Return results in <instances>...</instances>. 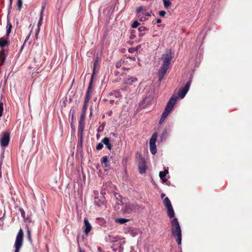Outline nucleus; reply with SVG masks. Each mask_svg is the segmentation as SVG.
Masks as SVG:
<instances>
[{
    "label": "nucleus",
    "instance_id": "58836bf2",
    "mask_svg": "<svg viewBox=\"0 0 252 252\" xmlns=\"http://www.w3.org/2000/svg\"><path fill=\"white\" fill-rule=\"evenodd\" d=\"M95 203L98 206H100L102 204H103L102 202H100V200L96 198H95Z\"/></svg>",
    "mask_w": 252,
    "mask_h": 252
},
{
    "label": "nucleus",
    "instance_id": "a211bd4d",
    "mask_svg": "<svg viewBox=\"0 0 252 252\" xmlns=\"http://www.w3.org/2000/svg\"><path fill=\"white\" fill-rule=\"evenodd\" d=\"M6 58V54L4 53V50L1 49L0 51V65H2L4 63Z\"/></svg>",
    "mask_w": 252,
    "mask_h": 252
},
{
    "label": "nucleus",
    "instance_id": "c03bdc74",
    "mask_svg": "<svg viewBox=\"0 0 252 252\" xmlns=\"http://www.w3.org/2000/svg\"><path fill=\"white\" fill-rule=\"evenodd\" d=\"M19 210L20 211V213H21V216L22 217V218L25 219V212L24 210L22 208H20Z\"/></svg>",
    "mask_w": 252,
    "mask_h": 252
},
{
    "label": "nucleus",
    "instance_id": "5701e85b",
    "mask_svg": "<svg viewBox=\"0 0 252 252\" xmlns=\"http://www.w3.org/2000/svg\"><path fill=\"white\" fill-rule=\"evenodd\" d=\"M157 137H158V134L157 133H154L150 140V145H156V140H157Z\"/></svg>",
    "mask_w": 252,
    "mask_h": 252
},
{
    "label": "nucleus",
    "instance_id": "423d86ee",
    "mask_svg": "<svg viewBox=\"0 0 252 252\" xmlns=\"http://www.w3.org/2000/svg\"><path fill=\"white\" fill-rule=\"evenodd\" d=\"M137 78L131 76H128L124 79L123 85L124 90H126L127 87L132 85L134 83L137 81Z\"/></svg>",
    "mask_w": 252,
    "mask_h": 252
},
{
    "label": "nucleus",
    "instance_id": "4d7b16f0",
    "mask_svg": "<svg viewBox=\"0 0 252 252\" xmlns=\"http://www.w3.org/2000/svg\"><path fill=\"white\" fill-rule=\"evenodd\" d=\"M164 196H165V195L164 194H162L161 195V196L162 198H163Z\"/></svg>",
    "mask_w": 252,
    "mask_h": 252
},
{
    "label": "nucleus",
    "instance_id": "603ef678",
    "mask_svg": "<svg viewBox=\"0 0 252 252\" xmlns=\"http://www.w3.org/2000/svg\"><path fill=\"white\" fill-rule=\"evenodd\" d=\"M165 120V118L161 117L159 121V124H162L164 121Z\"/></svg>",
    "mask_w": 252,
    "mask_h": 252
},
{
    "label": "nucleus",
    "instance_id": "49530a36",
    "mask_svg": "<svg viewBox=\"0 0 252 252\" xmlns=\"http://www.w3.org/2000/svg\"><path fill=\"white\" fill-rule=\"evenodd\" d=\"M12 0H9V4L8 7V14L10 13V9L12 8Z\"/></svg>",
    "mask_w": 252,
    "mask_h": 252
},
{
    "label": "nucleus",
    "instance_id": "13d9d810",
    "mask_svg": "<svg viewBox=\"0 0 252 252\" xmlns=\"http://www.w3.org/2000/svg\"><path fill=\"white\" fill-rule=\"evenodd\" d=\"M118 80H115V81H113V82H118Z\"/></svg>",
    "mask_w": 252,
    "mask_h": 252
},
{
    "label": "nucleus",
    "instance_id": "4c0bfd02",
    "mask_svg": "<svg viewBox=\"0 0 252 252\" xmlns=\"http://www.w3.org/2000/svg\"><path fill=\"white\" fill-rule=\"evenodd\" d=\"M103 147V144L101 143H99L96 146V149L97 150H101Z\"/></svg>",
    "mask_w": 252,
    "mask_h": 252
},
{
    "label": "nucleus",
    "instance_id": "ea45409f",
    "mask_svg": "<svg viewBox=\"0 0 252 252\" xmlns=\"http://www.w3.org/2000/svg\"><path fill=\"white\" fill-rule=\"evenodd\" d=\"M139 25V23L137 21H135L132 24V28H136Z\"/></svg>",
    "mask_w": 252,
    "mask_h": 252
},
{
    "label": "nucleus",
    "instance_id": "7c9ffc66",
    "mask_svg": "<svg viewBox=\"0 0 252 252\" xmlns=\"http://www.w3.org/2000/svg\"><path fill=\"white\" fill-rule=\"evenodd\" d=\"M150 150L153 155L157 153V147L156 145H150Z\"/></svg>",
    "mask_w": 252,
    "mask_h": 252
},
{
    "label": "nucleus",
    "instance_id": "8fccbe9b",
    "mask_svg": "<svg viewBox=\"0 0 252 252\" xmlns=\"http://www.w3.org/2000/svg\"><path fill=\"white\" fill-rule=\"evenodd\" d=\"M146 30V28L145 27H143V26H141L140 27H139L138 28V30L140 31V32H143L144 31H145Z\"/></svg>",
    "mask_w": 252,
    "mask_h": 252
},
{
    "label": "nucleus",
    "instance_id": "79ce46f5",
    "mask_svg": "<svg viewBox=\"0 0 252 252\" xmlns=\"http://www.w3.org/2000/svg\"><path fill=\"white\" fill-rule=\"evenodd\" d=\"M144 16L146 17H150L151 16V14L152 13V11H144Z\"/></svg>",
    "mask_w": 252,
    "mask_h": 252
},
{
    "label": "nucleus",
    "instance_id": "473e14b6",
    "mask_svg": "<svg viewBox=\"0 0 252 252\" xmlns=\"http://www.w3.org/2000/svg\"><path fill=\"white\" fill-rule=\"evenodd\" d=\"M83 130H78V136L79 139H81L82 140L83 138Z\"/></svg>",
    "mask_w": 252,
    "mask_h": 252
},
{
    "label": "nucleus",
    "instance_id": "6ab92c4d",
    "mask_svg": "<svg viewBox=\"0 0 252 252\" xmlns=\"http://www.w3.org/2000/svg\"><path fill=\"white\" fill-rule=\"evenodd\" d=\"M168 173V171L167 169L159 172V177L163 183H165L167 181V179L165 178V177Z\"/></svg>",
    "mask_w": 252,
    "mask_h": 252
},
{
    "label": "nucleus",
    "instance_id": "09e8293b",
    "mask_svg": "<svg viewBox=\"0 0 252 252\" xmlns=\"http://www.w3.org/2000/svg\"><path fill=\"white\" fill-rule=\"evenodd\" d=\"M166 14V12L164 11H160L159 12V15L160 16L164 17Z\"/></svg>",
    "mask_w": 252,
    "mask_h": 252
},
{
    "label": "nucleus",
    "instance_id": "37998d69",
    "mask_svg": "<svg viewBox=\"0 0 252 252\" xmlns=\"http://www.w3.org/2000/svg\"><path fill=\"white\" fill-rule=\"evenodd\" d=\"M124 63V61H122V60H121L120 62H118L116 64V66L117 68H119L121 67L122 65V63Z\"/></svg>",
    "mask_w": 252,
    "mask_h": 252
},
{
    "label": "nucleus",
    "instance_id": "c9c22d12",
    "mask_svg": "<svg viewBox=\"0 0 252 252\" xmlns=\"http://www.w3.org/2000/svg\"><path fill=\"white\" fill-rule=\"evenodd\" d=\"M170 112V111L165 109L162 114L161 117L166 119Z\"/></svg>",
    "mask_w": 252,
    "mask_h": 252
},
{
    "label": "nucleus",
    "instance_id": "de8ad7c7",
    "mask_svg": "<svg viewBox=\"0 0 252 252\" xmlns=\"http://www.w3.org/2000/svg\"><path fill=\"white\" fill-rule=\"evenodd\" d=\"M27 235H28V237L29 239L30 240V241H31L32 240V238H31V232H30V230L29 229H28Z\"/></svg>",
    "mask_w": 252,
    "mask_h": 252
},
{
    "label": "nucleus",
    "instance_id": "0eeeda50",
    "mask_svg": "<svg viewBox=\"0 0 252 252\" xmlns=\"http://www.w3.org/2000/svg\"><path fill=\"white\" fill-rule=\"evenodd\" d=\"M191 82L190 81L188 82L186 85L182 88H181L178 93V96L181 99H183L189 91Z\"/></svg>",
    "mask_w": 252,
    "mask_h": 252
},
{
    "label": "nucleus",
    "instance_id": "f257e3e1",
    "mask_svg": "<svg viewBox=\"0 0 252 252\" xmlns=\"http://www.w3.org/2000/svg\"><path fill=\"white\" fill-rule=\"evenodd\" d=\"M171 230L172 235L176 239L177 243L179 245L181 244L182 242V233L181 229L177 218H174L171 221Z\"/></svg>",
    "mask_w": 252,
    "mask_h": 252
},
{
    "label": "nucleus",
    "instance_id": "a878e982",
    "mask_svg": "<svg viewBox=\"0 0 252 252\" xmlns=\"http://www.w3.org/2000/svg\"><path fill=\"white\" fill-rule=\"evenodd\" d=\"M129 220L125 218H119L115 220V222L120 224H124L128 221Z\"/></svg>",
    "mask_w": 252,
    "mask_h": 252
},
{
    "label": "nucleus",
    "instance_id": "2eb2a0df",
    "mask_svg": "<svg viewBox=\"0 0 252 252\" xmlns=\"http://www.w3.org/2000/svg\"><path fill=\"white\" fill-rule=\"evenodd\" d=\"M106 240L108 242L113 243L117 242L120 240V238L117 235H115L113 234L112 233H110L108 234L107 237H106Z\"/></svg>",
    "mask_w": 252,
    "mask_h": 252
},
{
    "label": "nucleus",
    "instance_id": "052dcab7",
    "mask_svg": "<svg viewBox=\"0 0 252 252\" xmlns=\"http://www.w3.org/2000/svg\"><path fill=\"white\" fill-rule=\"evenodd\" d=\"M39 32V29L37 31V34L38 33V32Z\"/></svg>",
    "mask_w": 252,
    "mask_h": 252
},
{
    "label": "nucleus",
    "instance_id": "ddd939ff",
    "mask_svg": "<svg viewBox=\"0 0 252 252\" xmlns=\"http://www.w3.org/2000/svg\"><path fill=\"white\" fill-rule=\"evenodd\" d=\"M92 92H93V89H92V81H91L89 84V87L87 89V93H86L85 100H84L85 101L89 102L90 100L91 99V98L92 97Z\"/></svg>",
    "mask_w": 252,
    "mask_h": 252
},
{
    "label": "nucleus",
    "instance_id": "2f4dec72",
    "mask_svg": "<svg viewBox=\"0 0 252 252\" xmlns=\"http://www.w3.org/2000/svg\"><path fill=\"white\" fill-rule=\"evenodd\" d=\"M164 6L165 8H167L171 4L169 0H163Z\"/></svg>",
    "mask_w": 252,
    "mask_h": 252
},
{
    "label": "nucleus",
    "instance_id": "6e6d98bb",
    "mask_svg": "<svg viewBox=\"0 0 252 252\" xmlns=\"http://www.w3.org/2000/svg\"><path fill=\"white\" fill-rule=\"evenodd\" d=\"M79 252H85V251L82 250H81V249L80 248H79Z\"/></svg>",
    "mask_w": 252,
    "mask_h": 252
},
{
    "label": "nucleus",
    "instance_id": "e433bc0d",
    "mask_svg": "<svg viewBox=\"0 0 252 252\" xmlns=\"http://www.w3.org/2000/svg\"><path fill=\"white\" fill-rule=\"evenodd\" d=\"M3 111V103L0 101V117L2 115Z\"/></svg>",
    "mask_w": 252,
    "mask_h": 252
},
{
    "label": "nucleus",
    "instance_id": "6e6552de",
    "mask_svg": "<svg viewBox=\"0 0 252 252\" xmlns=\"http://www.w3.org/2000/svg\"><path fill=\"white\" fill-rule=\"evenodd\" d=\"M10 140V133L8 132H4L0 140V145L2 147H6L9 144Z\"/></svg>",
    "mask_w": 252,
    "mask_h": 252
},
{
    "label": "nucleus",
    "instance_id": "f704fd0d",
    "mask_svg": "<svg viewBox=\"0 0 252 252\" xmlns=\"http://www.w3.org/2000/svg\"><path fill=\"white\" fill-rule=\"evenodd\" d=\"M42 20H43V12H42V11H41V12L40 13V18H39V21L38 23V25H37L38 28L41 25Z\"/></svg>",
    "mask_w": 252,
    "mask_h": 252
},
{
    "label": "nucleus",
    "instance_id": "a18cd8bd",
    "mask_svg": "<svg viewBox=\"0 0 252 252\" xmlns=\"http://www.w3.org/2000/svg\"><path fill=\"white\" fill-rule=\"evenodd\" d=\"M30 35H31V33H30L28 36L27 37H26V39L25 40V41H24V43L23 44V45H22V46L21 47V50H22L25 45V43L28 40V39H29L30 38Z\"/></svg>",
    "mask_w": 252,
    "mask_h": 252
},
{
    "label": "nucleus",
    "instance_id": "9b49d317",
    "mask_svg": "<svg viewBox=\"0 0 252 252\" xmlns=\"http://www.w3.org/2000/svg\"><path fill=\"white\" fill-rule=\"evenodd\" d=\"M176 101H177V97L176 96H172L170 98L169 101L168 102L165 109L171 112V111L172 110V109L173 108L174 105L176 103Z\"/></svg>",
    "mask_w": 252,
    "mask_h": 252
},
{
    "label": "nucleus",
    "instance_id": "5fc2aeb1",
    "mask_svg": "<svg viewBox=\"0 0 252 252\" xmlns=\"http://www.w3.org/2000/svg\"><path fill=\"white\" fill-rule=\"evenodd\" d=\"M161 22V19H157V23H160Z\"/></svg>",
    "mask_w": 252,
    "mask_h": 252
},
{
    "label": "nucleus",
    "instance_id": "f8f14e48",
    "mask_svg": "<svg viewBox=\"0 0 252 252\" xmlns=\"http://www.w3.org/2000/svg\"><path fill=\"white\" fill-rule=\"evenodd\" d=\"M169 67L161 65L160 69L158 71V78H159V81H161L164 76L165 75V73H166V71L168 69Z\"/></svg>",
    "mask_w": 252,
    "mask_h": 252
},
{
    "label": "nucleus",
    "instance_id": "4468645a",
    "mask_svg": "<svg viewBox=\"0 0 252 252\" xmlns=\"http://www.w3.org/2000/svg\"><path fill=\"white\" fill-rule=\"evenodd\" d=\"M84 223L85 227L84 232L87 235L92 229V227L87 218L84 219Z\"/></svg>",
    "mask_w": 252,
    "mask_h": 252
},
{
    "label": "nucleus",
    "instance_id": "a19ab883",
    "mask_svg": "<svg viewBox=\"0 0 252 252\" xmlns=\"http://www.w3.org/2000/svg\"><path fill=\"white\" fill-rule=\"evenodd\" d=\"M113 94L116 97H119L121 96L120 93L118 91H114L113 93Z\"/></svg>",
    "mask_w": 252,
    "mask_h": 252
},
{
    "label": "nucleus",
    "instance_id": "864d4df0",
    "mask_svg": "<svg viewBox=\"0 0 252 252\" xmlns=\"http://www.w3.org/2000/svg\"><path fill=\"white\" fill-rule=\"evenodd\" d=\"M97 65V61H95L94 64V71Z\"/></svg>",
    "mask_w": 252,
    "mask_h": 252
},
{
    "label": "nucleus",
    "instance_id": "f03ea898",
    "mask_svg": "<svg viewBox=\"0 0 252 252\" xmlns=\"http://www.w3.org/2000/svg\"><path fill=\"white\" fill-rule=\"evenodd\" d=\"M24 233L23 230L20 228L16 236V240L14 244L15 248L14 252H19L23 243Z\"/></svg>",
    "mask_w": 252,
    "mask_h": 252
},
{
    "label": "nucleus",
    "instance_id": "aec40b11",
    "mask_svg": "<svg viewBox=\"0 0 252 252\" xmlns=\"http://www.w3.org/2000/svg\"><path fill=\"white\" fill-rule=\"evenodd\" d=\"M167 215L170 218H173L174 217L175 213L173 208L172 206L166 208Z\"/></svg>",
    "mask_w": 252,
    "mask_h": 252
},
{
    "label": "nucleus",
    "instance_id": "4be33fe9",
    "mask_svg": "<svg viewBox=\"0 0 252 252\" xmlns=\"http://www.w3.org/2000/svg\"><path fill=\"white\" fill-rule=\"evenodd\" d=\"M96 220L98 225L102 227L106 226V221L103 218H98Z\"/></svg>",
    "mask_w": 252,
    "mask_h": 252
},
{
    "label": "nucleus",
    "instance_id": "b1692460",
    "mask_svg": "<svg viewBox=\"0 0 252 252\" xmlns=\"http://www.w3.org/2000/svg\"><path fill=\"white\" fill-rule=\"evenodd\" d=\"M85 126V119H83L80 118V121L79 122V127L78 130H83L84 129Z\"/></svg>",
    "mask_w": 252,
    "mask_h": 252
},
{
    "label": "nucleus",
    "instance_id": "c756f323",
    "mask_svg": "<svg viewBox=\"0 0 252 252\" xmlns=\"http://www.w3.org/2000/svg\"><path fill=\"white\" fill-rule=\"evenodd\" d=\"M139 230L137 228H133L130 231V235L132 237H135L139 233Z\"/></svg>",
    "mask_w": 252,
    "mask_h": 252
},
{
    "label": "nucleus",
    "instance_id": "393cba45",
    "mask_svg": "<svg viewBox=\"0 0 252 252\" xmlns=\"http://www.w3.org/2000/svg\"><path fill=\"white\" fill-rule=\"evenodd\" d=\"M8 43V41L7 39L4 38V37L0 38V47H3L7 45Z\"/></svg>",
    "mask_w": 252,
    "mask_h": 252
},
{
    "label": "nucleus",
    "instance_id": "7ed1b4c3",
    "mask_svg": "<svg viewBox=\"0 0 252 252\" xmlns=\"http://www.w3.org/2000/svg\"><path fill=\"white\" fill-rule=\"evenodd\" d=\"M172 59V55L171 50L167 51L162 56L163 63L162 65L169 67Z\"/></svg>",
    "mask_w": 252,
    "mask_h": 252
},
{
    "label": "nucleus",
    "instance_id": "412c9836",
    "mask_svg": "<svg viewBox=\"0 0 252 252\" xmlns=\"http://www.w3.org/2000/svg\"><path fill=\"white\" fill-rule=\"evenodd\" d=\"M12 27V24H11L9 19H7V25H6V36H7V37H8L9 36V34L11 32Z\"/></svg>",
    "mask_w": 252,
    "mask_h": 252
},
{
    "label": "nucleus",
    "instance_id": "f3484780",
    "mask_svg": "<svg viewBox=\"0 0 252 252\" xmlns=\"http://www.w3.org/2000/svg\"><path fill=\"white\" fill-rule=\"evenodd\" d=\"M89 102L85 101L84 102V105L82 108V112L81 114L80 118L83 119L85 118L86 113L88 108Z\"/></svg>",
    "mask_w": 252,
    "mask_h": 252
},
{
    "label": "nucleus",
    "instance_id": "9d476101",
    "mask_svg": "<svg viewBox=\"0 0 252 252\" xmlns=\"http://www.w3.org/2000/svg\"><path fill=\"white\" fill-rule=\"evenodd\" d=\"M176 101H177V97L176 96H172L170 98L169 101L168 102L165 109L171 112V111L172 110V109L173 108L174 105L176 103Z\"/></svg>",
    "mask_w": 252,
    "mask_h": 252
},
{
    "label": "nucleus",
    "instance_id": "c85d7f7f",
    "mask_svg": "<svg viewBox=\"0 0 252 252\" xmlns=\"http://www.w3.org/2000/svg\"><path fill=\"white\" fill-rule=\"evenodd\" d=\"M101 163L102 164L105 166V167H107L108 166V158L107 156H104L103 157L101 160Z\"/></svg>",
    "mask_w": 252,
    "mask_h": 252
},
{
    "label": "nucleus",
    "instance_id": "1a4fd4ad",
    "mask_svg": "<svg viewBox=\"0 0 252 252\" xmlns=\"http://www.w3.org/2000/svg\"><path fill=\"white\" fill-rule=\"evenodd\" d=\"M135 209V206L129 203L125 202L124 207L122 208V210L125 213L129 214Z\"/></svg>",
    "mask_w": 252,
    "mask_h": 252
},
{
    "label": "nucleus",
    "instance_id": "20e7f679",
    "mask_svg": "<svg viewBox=\"0 0 252 252\" xmlns=\"http://www.w3.org/2000/svg\"><path fill=\"white\" fill-rule=\"evenodd\" d=\"M148 10V8L146 6H140L138 7L136 9V12L138 14V18L139 20L141 22H143L146 20V16H144V11H146Z\"/></svg>",
    "mask_w": 252,
    "mask_h": 252
},
{
    "label": "nucleus",
    "instance_id": "3c124183",
    "mask_svg": "<svg viewBox=\"0 0 252 252\" xmlns=\"http://www.w3.org/2000/svg\"><path fill=\"white\" fill-rule=\"evenodd\" d=\"M82 143H83V139L82 140H81V139H79V141H78V145L80 146V147H82Z\"/></svg>",
    "mask_w": 252,
    "mask_h": 252
},
{
    "label": "nucleus",
    "instance_id": "bb28decb",
    "mask_svg": "<svg viewBox=\"0 0 252 252\" xmlns=\"http://www.w3.org/2000/svg\"><path fill=\"white\" fill-rule=\"evenodd\" d=\"M116 197L117 199L118 200L117 203L118 205H121L122 206H124L125 203H124L123 200L121 198V196L119 194H116Z\"/></svg>",
    "mask_w": 252,
    "mask_h": 252
},
{
    "label": "nucleus",
    "instance_id": "dca6fc26",
    "mask_svg": "<svg viewBox=\"0 0 252 252\" xmlns=\"http://www.w3.org/2000/svg\"><path fill=\"white\" fill-rule=\"evenodd\" d=\"M101 142L104 144L106 147L110 151L112 149V145L110 143V140L107 137H104L101 140Z\"/></svg>",
    "mask_w": 252,
    "mask_h": 252
},
{
    "label": "nucleus",
    "instance_id": "72a5a7b5",
    "mask_svg": "<svg viewBox=\"0 0 252 252\" xmlns=\"http://www.w3.org/2000/svg\"><path fill=\"white\" fill-rule=\"evenodd\" d=\"M22 4H23L22 0H17V6L18 7V9L19 10H21L22 6Z\"/></svg>",
    "mask_w": 252,
    "mask_h": 252
},
{
    "label": "nucleus",
    "instance_id": "39448f33",
    "mask_svg": "<svg viewBox=\"0 0 252 252\" xmlns=\"http://www.w3.org/2000/svg\"><path fill=\"white\" fill-rule=\"evenodd\" d=\"M138 167L140 174L145 173L147 169L146 161L142 157L140 156L137 161Z\"/></svg>",
    "mask_w": 252,
    "mask_h": 252
},
{
    "label": "nucleus",
    "instance_id": "cd10ccee",
    "mask_svg": "<svg viewBox=\"0 0 252 252\" xmlns=\"http://www.w3.org/2000/svg\"><path fill=\"white\" fill-rule=\"evenodd\" d=\"M163 203L164 205L165 206L166 208L172 206V204L171 203V202L169 200V199L166 197L164 198L163 200Z\"/></svg>",
    "mask_w": 252,
    "mask_h": 252
},
{
    "label": "nucleus",
    "instance_id": "bf43d9fd",
    "mask_svg": "<svg viewBox=\"0 0 252 252\" xmlns=\"http://www.w3.org/2000/svg\"><path fill=\"white\" fill-rule=\"evenodd\" d=\"M124 201H126V199L124 198Z\"/></svg>",
    "mask_w": 252,
    "mask_h": 252
}]
</instances>
